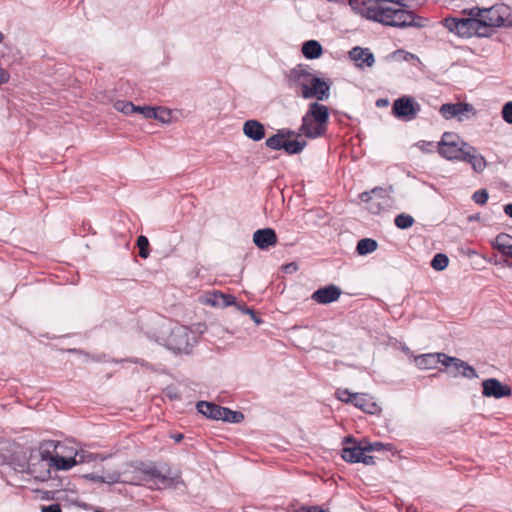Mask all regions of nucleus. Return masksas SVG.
Segmentation results:
<instances>
[{"instance_id": "nucleus-10", "label": "nucleus", "mask_w": 512, "mask_h": 512, "mask_svg": "<svg viewBox=\"0 0 512 512\" xmlns=\"http://www.w3.org/2000/svg\"><path fill=\"white\" fill-rule=\"evenodd\" d=\"M313 78L314 75L306 65H297L289 71L287 76L289 87L296 92L299 91V93L308 87L309 82L312 81L311 79Z\"/></svg>"}, {"instance_id": "nucleus-50", "label": "nucleus", "mask_w": 512, "mask_h": 512, "mask_svg": "<svg viewBox=\"0 0 512 512\" xmlns=\"http://www.w3.org/2000/svg\"><path fill=\"white\" fill-rule=\"evenodd\" d=\"M87 478H89L90 480L92 481H95V482H101V478H102V475H98V474H89L86 476Z\"/></svg>"}, {"instance_id": "nucleus-1", "label": "nucleus", "mask_w": 512, "mask_h": 512, "mask_svg": "<svg viewBox=\"0 0 512 512\" xmlns=\"http://www.w3.org/2000/svg\"><path fill=\"white\" fill-rule=\"evenodd\" d=\"M361 14L369 20L396 28H424L428 26V19L415 14L406 8H392L382 4L363 3Z\"/></svg>"}, {"instance_id": "nucleus-39", "label": "nucleus", "mask_w": 512, "mask_h": 512, "mask_svg": "<svg viewBox=\"0 0 512 512\" xmlns=\"http://www.w3.org/2000/svg\"><path fill=\"white\" fill-rule=\"evenodd\" d=\"M502 118L508 123L512 125V101H509L504 104L502 108Z\"/></svg>"}, {"instance_id": "nucleus-47", "label": "nucleus", "mask_w": 512, "mask_h": 512, "mask_svg": "<svg viewBox=\"0 0 512 512\" xmlns=\"http://www.w3.org/2000/svg\"><path fill=\"white\" fill-rule=\"evenodd\" d=\"M9 80V73L0 67V85L8 82Z\"/></svg>"}, {"instance_id": "nucleus-2", "label": "nucleus", "mask_w": 512, "mask_h": 512, "mask_svg": "<svg viewBox=\"0 0 512 512\" xmlns=\"http://www.w3.org/2000/svg\"><path fill=\"white\" fill-rule=\"evenodd\" d=\"M279 130V133L269 137L266 145L274 150H284L289 155L299 154L307 145L306 139H316L324 135L325 130Z\"/></svg>"}, {"instance_id": "nucleus-38", "label": "nucleus", "mask_w": 512, "mask_h": 512, "mask_svg": "<svg viewBox=\"0 0 512 512\" xmlns=\"http://www.w3.org/2000/svg\"><path fill=\"white\" fill-rule=\"evenodd\" d=\"M472 199L474 200L475 203L477 204H480V205H484L487 200H488V192L486 189H480L478 191H476L473 196H472Z\"/></svg>"}, {"instance_id": "nucleus-22", "label": "nucleus", "mask_w": 512, "mask_h": 512, "mask_svg": "<svg viewBox=\"0 0 512 512\" xmlns=\"http://www.w3.org/2000/svg\"><path fill=\"white\" fill-rule=\"evenodd\" d=\"M352 404L358 409L369 414H377L381 411L380 406L376 403L374 398L365 393H355Z\"/></svg>"}, {"instance_id": "nucleus-56", "label": "nucleus", "mask_w": 512, "mask_h": 512, "mask_svg": "<svg viewBox=\"0 0 512 512\" xmlns=\"http://www.w3.org/2000/svg\"><path fill=\"white\" fill-rule=\"evenodd\" d=\"M168 396L171 398V399H177L178 396L176 393H171V392H168Z\"/></svg>"}, {"instance_id": "nucleus-37", "label": "nucleus", "mask_w": 512, "mask_h": 512, "mask_svg": "<svg viewBox=\"0 0 512 512\" xmlns=\"http://www.w3.org/2000/svg\"><path fill=\"white\" fill-rule=\"evenodd\" d=\"M353 396H355V393H351L349 390L347 389H338L336 391V397L342 401V402H345V403H350L352 404L353 402Z\"/></svg>"}, {"instance_id": "nucleus-24", "label": "nucleus", "mask_w": 512, "mask_h": 512, "mask_svg": "<svg viewBox=\"0 0 512 512\" xmlns=\"http://www.w3.org/2000/svg\"><path fill=\"white\" fill-rule=\"evenodd\" d=\"M461 160L468 162L472 166L473 170L477 173L482 172L487 165L484 157L470 145L462 156Z\"/></svg>"}, {"instance_id": "nucleus-6", "label": "nucleus", "mask_w": 512, "mask_h": 512, "mask_svg": "<svg viewBox=\"0 0 512 512\" xmlns=\"http://www.w3.org/2000/svg\"><path fill=\"white\" fill-rule=\"evenodd\" d=\"M471 14L479 17L483 30L507 25L508 7L495 5L487 9L473 8Z\"/></svg>"}, {"instance_id": "nucleus-45", "label": "nucleus", "mask_w": 512, "mask_h": 512, "mask_svg": "<svg viewBox=\"0 0 512 512\" xmlns=\"http://www.w3.org/2000/svg\"><path fill=\"white\" fill-rule=\"evenodd\" d=\"M383 447V444L380 443V442H375V443H368L365 445V449H366V452H371V451H374V450H381Z\"/></svg>"}, {"instance_id": "nucleus-54", "label": "nucleus", "mask_w": 512, "mask_h": 512, "mask_svg": "<svg viewBox=\"0 0 512 512\" xmlns=\"http://www.w3.org/2000/svg\"><path fill=\"white\" fill-rule=\"evenodd\" d=\"M304 512H326V511H324L323 509H319L317 507H314V508H312V509H310L308 511H304Z\"/></svg>"}, {"instance_id": "nucleus-32", "label": "nucleus", "mask_w": 512, "mask_h": 512, "mask_svg": "<svg viewBox=\"0 0 512 512\" xmlns=\"http://www.w3.org/2000/svg\"><path fill=\"white\" fill-rule=\"evenodd\" d=\"M394 223L399 229H408L414 223V218L408 214H399L395 217Z\"/></svg>"}, {"instance_id": "nucleus-33", "label": "nucleus", "mask_w": 512, "mask_h": 512, "mask_svg": "<svg viewBox=\"0 0 512 512\" xmlns=\"http://www.w3.org/2000/svg\"><path fill=\"white\" fill-rule=\"evenodd\" d=\"M460 21L461 18L446 17L443 19V26L450 32H453L460 36Z\"/></svg>"}, {"instance_id": "nucleus-43", "label": "nucleus", "mask_w": 512, "mask_h": 512, "mask_svg": "<svg viewBox=\"0 0 512 512\" xmlns=\"http://www.w3.org/2000/svg\"><path fill=\"white\" fill-rule=\"evenodd\" d=\"M447 369V372L452 376V377H457L458 375H460V371L462 369V367L456 365V364H449V365H444Z\"/></svg>"}, {"instance_id": "nucleus-58", "label": "nucleus", "mask_w": 512, "mask_h": 512, "mask_svg": "<svg viewBox=\"0 0 512 512\" xmlns=\"http://www.w3.org/2000/svg\"><path fill=\"white\" fill-rule=\"evenodd\" d=\"M3 41V34L0 32V43Z\"/></svg>"}, {"instance_id": "nucleus-13", "label": "nucleus", "mask_w": 512, "mask_h": 512, "mask_svg": "<svg viewBox=\"0 0 512 512\" xmlns=\"http://www.w3.org/2000/svg\"><path fill=\"white\" fill-rule=\"evenodd\" d=\"M312 81L309 82L308 87L301 91L300 94L303 98H316L323 101L329 98L330 82L325 81L317 76H314Z\"/></svg>"}, {"instance_id": "nucleus-19", "label": "nucleus", "mask_w": 512, "mask_h": 512, "mask_svg": "<svg viewBox=\"0 0 512 512\" xmlns=\"http://www.w3.org/2000/svg\"><path fill=\"white\" fill-rule=\"evenodd\" d=\"M341 289L335 285L319 288L311 295V299L318 304H329L339 299Z\"/></svg>"}, {"instance_id": "nucleus-25", "label": "nucleus", "mask_w": 512, "mask_h": 512, "mask_svg": "<svg viewBox=\"0 0 512 512\" xmlns=\"http://www.w3.org/2000/svg\"><path fill=\"white\" fill-rule=\"evenodd\" d=\"M323 48L316 40L305 41L302 45V53L307 59H317L322 55Z\"/></svg>"}, {"instance_id": "nucleus-5", "label": "nucleus", "mask_w": 512, "mask_h": 512, "mask_svg": "<svg viewBox=\"0 0 512 512\" xmlns=\"http://www.w3.org/2000/svg\"><path fill=\"white\" fill-rule=\"evenodd\" d=\"M136 113L145 119H155L160 124L172 125L180 124L184 118V113L179 109H169L166 107L137 106Z\"/></svg>"}, {"instance_id": "nucleus-20", "label": "nucleus", "mask_w": 512, "mask_h": 512, "mask_svg": "<svg viewBox=\"0 0 512 512\" xmlns=\"http://www.w3.org/2000/svg\"><path fill=\"white\" fill-rule=\"evenodd\" d=\"M349 57L359 68L372 67L375 63L374 55L369 48L353 47L349 51Z\"/></svg>"}, {"instance_id": "nucleus-28", "label": "nucleus", "mask_w": 512, "mask_h": 512, "mask_svg": "<svg viewBox=\"0 0 512 512\" xmlns=\"http://www.w3.org/2000/svg\"><path fill=\"white\" fill-rule=\"evenodd\" d=\"M451 363L462 367V369L460 371V375H462L463 377L468 378V379H473V378L478 377L476 370L472 366H470L468 363H466L465 361H463L459 358H456V357L449 356L448 364H451Z\"/></svg>"}, {"instance_id": "nucleus-48", "label": "nucleus", "mask_w": 512, "mask_h": 512, "mask_svg": "<svg viewBox=\"0 0 512 512\" xmlns=\"http://www.w3.org/2000/svg\"><path fill=\"white\" fill-rule=\"evenodd\" d=\"M244 313L250 315L252 320L256 324H260L261 323V320L256 316L255 312L251 308H245Z\"/></svg>"}, {"instance_id": "nucleus-29", "label": "nucleus", "mask_w": 512, "mask_h": 512, "mask_svg": "<svg viewBox=\"0 0 512 512\" xmlns=\"http://www.w3.org/2000/svg\"><path fill=\"white\" fill-rule=\"evenodd\" d=\"M378 243L376 240L371 238H363L358 241L356 251L359 255H367L376 251Z\"/></svg>"}, {"instance_id": "nucleus-34", "label": "nucleus", "mask_w": 512, "mask_h": 512, "mask_svg": "<svg viewBox=\"0 0 512 512\" xmlns=\"http://www.w3.org/2000/svg\"><path fill=\"white\" fill-rule=\"evenodd\" d=\"M114 108L117 111H119L123 114H126V115L134 114V113H136V109H138L137 106H135L130 101H117L114 104Z\"/></svg>"}, {"instance_id": "nucleus-36", "label": "nucleus", "mask_w": 512, "mask_h": 512, "mask_svg": "<svg viewBox=\"0 0 512 512\" xmlns=\"http://www.w3.org/2000/svg\"><path fill=\"white\" fill-rule=\"evenodd\" d=\"M222 298V292L220 291H213L206 295L205 297V303L209 304L213 307H220L221 308V301Z\"/></svg>"}, {"instance_id": "nucleus-42", "label": "nucleus", "mask_w": 512, "mask_h": 512, "mask_svg": "<svg viewBox=\"0 0 512 512\" xmlns=\"http://www.w3.org/2000/svg\"><path fill=\"white\" fill-rule=\"evenodd\" d=\"M221 308L236 305V298L233 295L222 293Z\"/></svg>"}, {"instance_id": "nucleus-46", "label": "nucleus", "mask_w": 512, "mask_h": 512, "mask_svg": "<svg viewBox=\"0 0 512 512\" xmlns=\"http://www.w3.org/2000/svg\"><path fill=\"white\" fill-rule=\"evenodd\" d=\"M42 512H62V511L58 504H51V505L42 507Z\"/></svg>"}, {"instance_id": "nucleus-14", "label": "nucleus", "mask_w": 512, "mask_h": 512, "mask_svg": "<svg viewBox=\"0 0 512 512\" xmlns=\"http://www.w3.org/2000/svg\"><path fill=\"white\" fill-rule=\"evenodd\" d=\"M439 111L445 119L457 118L463 121L468 118L469 113H473L474 108L467 103H446L440 107Z\"/></svg>"}, {"instance_id": "nucleus-4", "label": "nucleus", "mask_w": 512, "mask_h": 512, "mask_svg": "<svg viewBox=\"0 0 512 512\" xmlns=\"http://www.w3.org/2000/svg\"><path fill=\"white\" fill-rule=\"evenodd\" d=\"M468 147L469 144L454 132H445L437 143L439 154L448 160H461Z\"/></svg>"}, {"instance_id": "nucleus-41", "label": "nucleus", "mask_w": 512, "mask_h": 512, "mask_svg": "<svg viewBox=\"0 0 512 512\" xmlns=\"http://www.w3.org/2000/svg\"><path fill=\"white\" fill-rule=\"evenodd\" d=\"M416 146L424 152H432L437 148L436 143L427 141H419Z\"/></svg>"}, {"instance_id": "nucleus-30", "label": "nucleus", "mask_w": 512, "mask_h": 512, "mask_svg": "<svg viewBox=\"0 0 512 512\" xmlns=\"http://www.w3.org/2000/svg\"><path fill=\"white\" fill-rule=\"evenodd\" d=\"M370 198H375L378 200L392 199L391 195L393 193V187H375L370 192Z\"/></svg>"}, {"instance_id": "nucleus-44", "label": "nucleus", "mask_w": 512, "mask_h": 512, "mask_svg": "<svg viewBox=\"0 0 512 512\" xmlns=\"http://www.w3.org/2000/svg\"><path fill=\"white\" fill-rule=\"evenodd\" d=\"M242 128H264V126L258 120L251 119L245 121Z\"/></svg>"}, {"instance_id": "nucleus-40", "label": "nucleus", "mask_w": 512, "mask_h": 512, "mask_svg": "<svg viewBox=\"0 0 512 512\" xmlns=\"http://www.w3.org/2000/svg\"><path fill=\"white\" fill-rule=\"evenodd\" d=\"M244 131V134L254 140V141H259L261 140L262 138H264L265 136V130H243Z\"/></svg>"}, {"instance_id": "nucleus-9", "label": "nucleus", "mask_w": 512, "mask_h": 512, "mask_svg": "<svg viewBox=\"0 0 512 512\" xmlns=\"http://www.w3.org/2000/svg\"><path fill=\"white\" fill-rule=\"evenodd\" d=\"M347 444H351L350 446H345L342 449L341 457L350 463H363L365 465H373L374 457L366 454L365 446L358 445L355 441L347 438Z\"/></svg>"}, {"instance_id": "nucleus-26", "label": "nucleus", "mask_w": 512, "mask_h": 512, "mask_svg": "<svg viewBox=\"0 0 512 512\" xmlns=\"http://www.w3.org/2000/svg\"><path fill=\"white\" fill-rule=\"evenodd\" d=\"M134 480H130V474L128 472H106L102 475L101 483L114 484V483H125L130 484Z\"/></svg>"}, {"instance_id": "nucleus-31", "label": "nucleus", "mask_w": 512, "mask_h": 512, "mask_svg": "<svg viewBox=\"0 0 512 512\" xmlns=\"http://www.w3.org/2000/svg\"><path fill=\"white\" fill-rule=\"evenodd\" d=\"M448 264L449 258L444 253H437L431 261V267L436 271H443L447 268Z\"/></svg>"}, {"instance_id": "nucleus-21", "label": "nucleus", "mask_w": 512, "mask_h": 512, "mask_svg": "<svg viewBox=\"0 0 512 512\" xmlns=\"http://www.w3.org/2000/svg\"><path fill=\"white\" fill-rule=\"evenodd\" d=\"M359 198L361 201L367 203V209L370 213L378 215L382 213L383 211L388 210L391 208L393 204V199H385V200H378L375 198H370V193L368 191L362 192L359 195Z\"/></svg>"}, {"instance_id": "nucleus-49", "label": "nucleus", "mask_w": 512, "mask_h": 512, "mask_svg": "<svg viewBox=\"0 0 512 512\" xmlns=\"http://www.w3.org/2000/svg\"><path fill=\"white\" fill-rule=\"evenodd\" d=\"M377 107H387L389 105L388 99L380 98L376 101Z\"/></svg>"}, {"instance_id": "nucleus-55", "label": "nucleus", "mask_w": 512, "mask_h": 512, "mask_svg": "<svg viewBox=\"0 0 512 512\" xmlns=\"http://www.w3.org/2000/svg\"><path fill=\"white\" fill-rule=\"evenodd\" d=\"M235 306L237 307V309H238L239 311H241V312H243V313H244L245 308H248V307H247V306H245V305H238L237 303H236V305H235Z\"/></svg>"}, {"instance_id": "nucleus-16", "label": "nucleus", "mask_w": 512, "mask_h": 512, "mask_svg": "<svg viewBox=\"0 0 512 512\" xmlns=\"http://www.w3.org/2000/svg\"><path fill=\"white\" fill-rule=\"evenodd\" d=\"M329 117L328 108L325 105L317 102L312 103L306 115L303 117V123L299 128H309V121L312 118L318 125H323L327 122Z\"/></svg>"}, {"instance_id": "nucleus-52", "label": "nucleus", "mask_w": 512, "mask_h": 512, "mask_svg": "<svg viewBox=\"0 0 512 512\" xmlns=\"http://www.w3.org/2000/svg\"><path fill=\"white\" fill-rule=\"evenodd\" d=\"M285 270L288 271V272L296 271L297 270V265L295 263H290V264L285 266Z\"/></svg>"}, {"instance_id": "nucleus-53", "label": "nucleus", "mask_w": 512, "mask_h": 512, "mask_svg": "<svg viewBox=\"0 0 512 512\" xmlns=\"http://www.w3.org/2000/svg\"><path fill=\"white\" fill-rule=\"evenodd\" d=\"M173 439L176 442H180L183 439V435L182 434H176V435L173 436Z\"/></svg>"}, {"instance_id": "nucleus-12", "label": "nucleus", "mask_w": 512, "mask_h": 512, "mask_svg": "<svg viewBox=\"0 0 512 512\" xmlns=\"http://www.w3.org/2000/svg\"><path fill=\"white\" fill-rule=\"evenodd\" d=\"M41 454V461L45 462L46 465L49 467H54L57 470H69L78 463H82L85 461V457L83 454L76 453L74 457H64L60 455H49L44 454L43 452Z\"/></svg>"}, {"instance_id": "nucleus-11", "label": "nucleus", "mask_w": 512, "mask_h": 512, "mask_svg": "<svg viewBox=\"0 0 512 512\" xmlns=\"http://www.w3.org/2000/svg\"><path fill=\"white\" fill-rule=\"evenodd\" d=\"M420 111V105L413 98L403 96L394 101L392 112L399 118L404 120H412L416 118Z\"/></svg>"}, {"instance_id": "nucleus-35", "label": "nucleus", "mask_w": 512, "mask_h": 512, "mask_svg": "<svg viewBox=\"0 0 512 512\" xmlns=\"http://www.w3.org/2000/svg\"><path fill=\"white\" fill-rule=\"evenodd\" d=\"M137 246L139 248V256L146 259L149 256V241L146 236H139L137 239Z\"/></svg>"}, {"instance_id": "nucleus-23", "label": "nucleus", "mask_w": 512, "mask_h": 512, "mask_svg": "<svg viewBox=\"0 0 512 512\" xmlns=\"http://www.w3.org/2000/svg\"><path fill=\"white\" fill-rule=\"evenodd\" d=\"M253 242L260 249H266L277 242V236L273 229H259L253 234Z\"/></svg>"}, {"instance_id": "nucleus-3", "label": "nucleus", "mask_w": 512, "mask_h": 512, "mask_svg": "<svg viewBox=\"0 0 512 512\" xmlns=\"http://www.w3.org/2000/svg\"><path fill=\"white\" fill-rule=\"evenodd\" d=\"M130 480H134L130 482L131 485H147L151 489H159L167 483L166 475L162 474L154 464L135 469L130 474Z\"/></svg>"}, {"instance_id": "nucleus-18", "label": "nucleus", "mask_w": 512, "mask_h": 512, "mask_svg": "<svg viewBox=\"0 0 512 512\" xmlns=\"http://www.w3.org/2000/svg\"><path fill=\"white\" fill-rule=\"evenodd\" d=\"M473 35L483 36L486 35V32L483 31L479 17L470 13L469 18H461L460 36L471 37Z\"/></svg>"}, {"instance_id": "nucleus-7", "label": "nucleus", "mask_w": 512, "mask_h": 512, "mask_svg": "<svg viewBox=\"0 0 512 512\" xmlns=\"http://www.w3.org/2000/svg\"><path fill=\"white\" fill-rule=\"evenodd\" d=\"M196 407L199 413L213 420H223L228 423H240L244 419L241 412L233 411L229 408L222 407L211 402L199 401Z\"/></svg>"}, {"instance_id": "nucleus-8", "label": "nucleus", "mask_w": 512, "mask_h": 512, "mask_svg": "<svg viewBox=\"0 0 512 512\" xmlns=\"http://www.w3.org/2000/svg\"><path fill=\"white\" fill-rule=\"evenodd\" d=\"M196 343V338L186 326H175L167 338V347L178 353H190Z\"/></svg>"}, {"instance_id": "nucleus-15", "label": "nucleus", "mask_w": 512, "mask_h": 512, "mask_svg": "<svg viewBox=\"0 0 512 512\" xmlns=\"http://www.w3.org/2000/svg\"><path fill=\"white\" fill-rule=\"evenodd\" d=\"M483 391L482 394L485 397H493L500 399L502 397L510 396L512 391L508 385L502 384L495 378H489L482 383Z\"/></svg>"}, {"instance_id": "nucleus-27", "label": "nucleus", "mask_w": 512, "mask_h": 512, "mask_svg": "<svg viewBox=\"0 0 512 512\" xmlns=\"http://www.w3.org/2000/svg\"><path fill=\"white\" fill-rule=\"evenodd\" d=\"M495 248L504 256L512 258V237L500 234L496 237Z\"/></svg>"}, {"instance_id": "nucleus-17", "label": "nucleus", "mask_w": 512, "mask_h": 512, "mask_svg": "<svg viewBox=\"0 0 512 512\" xmlns=\"http://www.w3.org/2000/svg\"><path fill=\"white\" fill-rule=\"evenodd\" d=\"M449 356L445 353H428L415 357V364L420 369H433L439 363L442 365L448 364Z\"/></svg>"}, {"instance_id": "nucleus-57", "label": "nucleus", "mask_w": 512, "mask_h": 512, "mask_svg": "<svg viewBox=\"0 0 512 512\" xmlns=\"http://www.w3.org/2000/svg\"><path fill=\"white\" fill-rule=\"evenodd\" d=\"M409 58H417V57L411 53H407L405 59L408 60Z\"/></svg>"}, {"instance_id": "nucleus-51", "label": "nucleus", "mask_w": 512, "mask_h": 512, "mask_svg": "<svg viewBox=\"0 0 512 512\" xmlns=\"http://www.w3.org/2000/svg\"><path fill=\"white\" fill-rule=\"evenodd\" d=\"M504 212L506 213V215L512 218V204L505 205Z\"/></svg>"}]
</instances>
